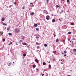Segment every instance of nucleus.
<instances>
[{
    "instance_id": "48",
    "label": "nucleus",
    "mask_w": 76,
    "mask_h": 76,
    "mask_svg": "<svg viewBox=\"0 0 76 76\" xmlns=\"http://www.w3.org/2000/svg\"><path fill=\"white\" fill-rule=\"evenodd\" d=\"M64 57H66V55H64Z\"/></svg>"
},
{
    "instance_id": "13",
    "label": "nucleus",
    "mask_w": 76,
    "mask_h": 76,
    "mask_svg": "<svg viewBox=\"0 0 76 76\" xmlns=\"http://www.w3.org/2000/svg\"><path fill=\"white\" fill-rule=\"evenodd\" d=\"M64 54H66V53H67V51H66V50H65L64 51Z\"/></svg>"
},
{
    "instance_id": "8",
    "label": "nucleus",
    "mask_w": 76,
    "mask_h": 76,
    "mask_svg": "<svg viewBox=\"0 0 76 76\" xmlns=\"http://www.w3.org/2000/svg\"><path fill=\"white\" fill-rule=\"evenodd\" d=\"M49 69H51V65L49 64Z\"/></svg>"
},
{
    "instance_id": "50",
    "label": "nucleus",
    "mask_w": 76,
    "mask_h": 76,
    "mask_svg": "<svg viewBox=\"0 0 76 76\" xmlns=\"http://www.w3.org/2000/svg\"><path fill=\"white\" fill-rule=\"evenodd\" d=\"M68 41H70V39H68Z\"/></svg>"
},
{
    "instance_id": "54",
    "label": "nucleus",
    "mask_w": 76,
    "mask_h": 76,
    "mask_svg": "<svg viewBox=\"0 0 76 76\" xmlns=\"http://www.w3.org/2000/svg\"><path fill=\"white\" fill-rule=\"evenodd\" d=\"M29 10H31V8H29Z\"/></svg>"
},
{
    "instance_id": "57",
    "label": "nucleus",
    "mask_w": 76,
    "mask_h": 76,
    "mask_svg": "<svg viewBox=\"0 0 76 76\" xmlns=\"http://www.w3.org/2000/svg\"><path fill=\"white\" fill-rule=\"evenodd\" d=\"M63 61H64V59Z\"/></svg>"
},
{
    "instance_id": "15",
    "label": "nucleus",
    "mask_w": 76,
    "mask_h": 76,
    "mask_svg": "<svg viewBox=\"0 0 76 76\" xmlns=\"http://www.w3.org/2000/svg\"><path fill=\"white\" fill-rule=\"evenodd\" d=\"M25 38V37L24 36H23L22 38V39H24Z\"/></svg>"
},
{
    "instance_id": "35",
    "label": "nucleus",
    "mask_w": 76,
    "mask_h": 76,
    "mask_svg": "<svg viewBox=\"0 0 76 76\" xmlns=\"http://www.w3.org/2000/svg\"><path fill=\"white\" fill-rule=\"evenodd\" d=\"M39 46H37V49H38L39 48Z\"/></svg>"
},
{
    "instance_id": "20",
    "label": "nucleus",
    "mask_w": 76,
    "mask_h": 76,
    "mask_svg": "<svg viewBox=\"0 0 76 76\" xmlns=\"http://www.w3.org/2000/svg\"><path fill=\"white\" fill-rule=\"evenodd\" d=\"M52 22H55V20L54 19H53L52 20Z\"/></svg>"
},
{
    "instance_id": "40",
    "label": "nucleus",
    "mask_w": 76,
    "mask_h": 76,
    "mask_svg": "<svg viewBox=\"0 0 76 76\" xmlns=\"http://www.w3.org/2000/svg\"><path fill=\"white\" fill-rule=\"evenodd\" d=\"M56 35L55 34V35H54V37H56Z\"/></svg>"
},
{
    "instance_id": "49",
    "label": "nucleus",
    "mask_w": 76,
    "mask_h": 76,
    "mask_svg": "<svg viewBox=\"0 0 76 76\" xmlns=\"http://www.w3.org/2000/svg\"><path fill=\"white\" fill-rule=\"evenodd\" d=\"M31 6H33V7L34 6V5L33 4H31Z\"/></svg>"
},
{
    "instance_id": "16",
    "label": "nucleus",
    "mask_w": 76,
    "mask_h": 76,
    "mask_svg": "<svg viewBox=\"0 0 76 76\" xmlns=\"http://www.w3.org/2000/svg\"><path fill=\"white\" fill-rule=\"evenodd\" d=\"M53 53H54V54H56L57 53V52L56 51H54L53 52Z\"/></svg>"
},
{
    "instance_id": "51",
    "label": "nucleus",
    "mask_w": 76,
    "mask_h": 76,
    "mask_svg": "<svg viewBox=\"0 0 76 76\" xmlns=\"http://www.w3.org/2000/svg\"><path fill=\"white\" fill-rule=\"evenodd\" d=\"M27 47H28V48H29V46H28Z\"/></svg>"
},
{
    "instance_id": "10",
    "label": "nucleus",
    "mask_w": 76,
    "mask_h": 76,
    "mask_svg": "<svg viewBox=\"0 0 76 76\" xmlns=\"http://www.w3.org/2000/svg\"><path fill=\"white\" fill-rule=\"evenodd\" d=\"M35 67H36V65L35 64L33 65V68H35Z\"/></svg>"
},
{
    "instance_id": "4",
    "label": "nucleus",
    "mask_w": 76,
    "mask_h": 76,
    "mask_svg": "<svg viewBox=\"0 0 76 76\" xmlns=\"http://www.w3.org/2000/svg\"><path fill=\"white\" fill-rule=\"evenodd\" d=\"M44 12L45 13H46V14H48V12H47V11L44 10Z\"/></svg>"
},
{
    "instance_id": "58",
    "label": "nucleus",
    "mask_w": 76,
    "mask_h": 76,
    "mask_svg": "<svg viewBox=\"0 0 76 76\" xmlns=\"http://www.w3.org/2000/svg\"><path fill=\"white\" fill-rule=\"evenodd\" d=\"M62 1H64V0H62Z\"/></svg>"
},
{
    "instance_id": "43",
    "label": "nucleus",
    "mask_w": 76,
    "mask_h": 76,
    "mask_svg": "<svg viewBox=\"0 0 76 76\" xmlns=\"http://www.w3.org/2000/svg\"><path fill=\"white\" fill-rule=\"evenodd\" d=\"M59 20H60H60H61V19H60V18H59Z\"/></svg>"
},
{
    "instance_id": "12",
    "label": "nucleus",
    "mask_w": 76,
    "mask_h": 76,
    "mask_svg": "<svg viewBox=\"0 0 76 76\" xmlns=\"http://www.w3.org/2000/svg\"><path fill=\"white\" fill-rule=\"evenodd\" d=\"M73 52H76V49H74L73 50Z\"/></svg>"
},
{
    "instance_id": "53",
    "label": "nucleus",
    "mask_w": 76,
    "mask_h": 76,
    "mask_svg": "<svg viewBox=\"0 0 76 76\" xmlns=\"http://www.w3.org/2000/svg\"><path fill=\"white\" fill-rule=\"evenodd\" d=\"M62 60H63V59H61V61H62Z\"/></svg>"
},
{
    "instance_id": "14",
    "label": "nucleus",
    "mask_w": 76,
    "mask_h": 76,
    "mask_svg": "<svg viewBox=\"0 0 76 76\" xmlns=\"http://www.w3.org/2000/svg\"><path fill=\"white\" fill-rule=\"evenodd\" d=\"M22 40H20L19 41V42L20 44H21V43H22Z\"/></svg>"
},
{
    "instance_id": "3",
    "label": "nucleus",
    "mask_w": 76,
    "mask_h": 76,
    "mask_svg": "<svg viewBox=\"0 0 76 76\" xmlns=\"http://www.w3.org/2000/svg\"><path fill=\"white\" fill-rule=\"evenodd\" d=\"M35 15V13L34 12H31L30 13V15L31 16H32V15Z\"/></svg>"
},
{
    "instance_id": "42",
    "label": "nucleus",
    "mask_w": 76,
    "mask_h": 76,
    "mask_svg": "<svg viewBox=\"0 0 76 76\" xmlns=\"http://www.w3.org/2000/svg\"><path fill=\"white\" fill-rule=\"evenodd\" d=\"M22 9H25V7H23Z\"/></svg>"
},
{
    "instance_id": "2",
    "label": "nucleus",
    "mask_w": 76,
    "mask_h": 76,
    "mask_svg": "<svg viewBox=\"0 0 76 76\" xmlns=\"http://www.w3.org/2000/svg\"><path fill=\"white\" fill-rule=\"evenodd\" d=\"M19 30L18 29H15V33H18V32H19Z\"/></svg>"
},
{
    "instance_id": "22",
    "label": "nucleus",
    "mask_w": 76,
    "mask_h": 76,
    "mask_svg": "<svg viewBox=\"0 0 76 76\" xmlns=\"http://www.w3.org/2000/svg\"><path fill=\"white\" fill-rule=\"evenodd\" d=\"M45 47H47V44H45L44 45Z\"/></svg>"
},
{
    "instance_id": "62",
    "label": "nucleus",
    "mask_w": 76,
    "mask_h": 76,
    "mask_svg": "<svg viewBox=\"0 0 76 76\" xmlns=\"http://www.w3.org/2000/svg\"><path fill=\"white\" fill-rule=\"evenodd\" d=\"M72 44H73V43H72Z\"/></svg>"
},
{
    "instance_id": "7",
    "label": "nucleus",
    "mask_w": 76,
    "mask_h": 76,
    "mask_svg": "<svg viewBox=\"0 0 76 76\" xmlns=\"http://www.w3.org/2000/svg\"><path fill=\"white\" fill-rule=\"evenodd\" d=\"M56 42H58L59 41V40L58 39H57L56 40Z\"/></svg>"
},
{
    "instance_id": "6",
    "label": "nucleus",
    "mask_w": 76,
    "mask_h": 76,
    "mask_svg": "<svg viewBox=\"0 0 76 76\" xmlns=\"http://www.w3.org/2000/svg\"><path fill=\"white\" fill-rule=\"evenodd\" d=\"M34 26L35 27H37V26H38V25L37 24H34Z\"/></svg>"
},
{
    "instance_id": "52",
    "label": "nucleus",
    "mask_w": 76,
    "mask_h": 76,
    "mask_svg": "<svg viewBox=\"0 0 76 76\" xmlns=\"http://www.w3.org/2000/svg\"><path fill=\"white\" fill-rule=\"evenodd\" d=\"M44 32H43V33H42V34H43V35H44Z\"/></svg>"
},
{
    "instance_id": "25",
    "label": "nucleus",
    "mask_w": 76,
    "mask_h": 76,
    "mask_svg": "<svg viewBox=\"0 0 76 76\" xmlns=\"http://www.w3.org/2000/svg\"><path fill=\"white\" fill-rule=\"evenodd\" d=\"M36 31H39V28H36Z\"/></svg>"
},
{
    "instance_id": "31",
    "label": "nucleus",
    "mask_w": 76,
    "mask_h": 76,
    "mask_svg": "<svg viewBox=\"0 0 76 76\" xmlns=\"http://www.w3.org/2000/svg\"><path fill=\"white\" fill-rule=\"evenodd\" d=\"M70 1L69 0H67V3H69V2Z\"/></svg>"
},
{
    "instance_id": "37",
    "label": "nucleus",
    "mask_w": 76,
    "mask_h": 76,
    "mask_svg": "<svg viewBox=\"0 0 76 76\" xmlns=\"http://www.w3.org/2000/svg\"><path fill=\"white\" fill-rule=\"evenodd\" d=\"M56 7H57V8L59 7V6H58V5H56Z\"/></svg>"
},
{
    "instance_id": "63",
    "label": "nucleus",
    "mask_w": 76,
    "mask_h": 76,
    "mask_svg": "<svg viewBox=\"0 0 76 76\" xmlns=\"http://www.w3.org/2000/svg\"><path fill=\"white\" fill-rule=\"evenodd\" d=\"M37 72H38V71H37Z\"/></svg>"
},
{
    "instance_id": "26",
    "label": "nucleus",
    "mask_w": 76,
    "mask_h": 76,
    "mask_svg": "<svg viewBox=\"0 0 76 76\" xmlns=\"http://www.w3.org/2000/svg\"><path fill=\"white\" fill-rule=\"evenodd\" d=\"M23 45H26V43H23Z\"/></svg>"
},
{
    "instance_id": "24",
    "label": "nucleus",
    "mask_w": 76,
    "mask_h": 76,
    "mask_svg": "<svg viewBox=\"0 0 76 76\" xmlns=\"http://www.w3.org/2000/svg\"><path fill=\"white\" fill-rule=\"evenodd\" d=\"M26 54L25 53H24L23 54V56L24 57H25V56H26Z\"/></svg>"
},
{
    "instance_id": "61",
    "label": "nucleus",
    "mask_w": 76,
    "mask_h": 76,
    "mask_svg": "<svg viewBox=\"0 0 76 76\" xmlns=\"http://www.w3.org/2000/svg\"><path fill=\"white\" fill-rule=\"evenodd\" d=\"M9 23H10V21H9Z\"/></svg>"
},
{
    "instance_id": "56",
    "label": "nucleus",
    "mask_w": 76,
    "mask_h": 76,
    "mask_svg": "<svg viewBox=\"0 0 76 76\" xmlns=\"http://www.w3.org/2000/svg\"><path fill=\"white\" fill-rule=\"evenodd\" d=\"M68 76H71L70 75H69Z\"/></svg>"
},
{
    "instance_id": "41",
    "label": "nucleus",
    "mask_w": 76,
    "mask_h": 76,
    "mask_svg": "<svg viewBox=\"0 0 76 76\" xmlns=\"http://www.w3.org/2000/svg\"><path fill=\"white\" fill-rule=\"evenodd\" d=\"M42 76H44V74H43L42 75Z\"/></svg>"
},
{
    "instance_id": "29",
    "label": "nucleus",
    "mask_w": 76,
    "mask_h": 76,
    "mask_svg": "<svg viewBox=\"0 0 76 76\" xmlns=\"http://www.w3.org/2000/svg\"><path fill=\"white\" fill-rule=\"evenodd\" d=\"M65 40H64L62 42H64H64H65Z\"/></svg>"
},
{
    "instance_id": "33",
    "label": "nucleus",
    "mask_w": 76,
    "mask_h": 76,
    "mask_svg": "<svg viewBox=\"0 0 76 76\" xmlns=\"http://www.w3.org/2000/svg\"><path fill=\"white\" fill-rule=\"evenodd\" d=\"M8 66H10V63H8Z\"/></svg>"
},
{
    "instance_id": "23",
    "label": "nucleus",
    "mask_w": 76,
    "mask_h": 76,
    "mask_svg": "<svg viewBox=\"0 0 76 76\" xmlns=\"http://www.w3.org/2000/svg\"><path fill=\"white\" fill-rule=\"evenodd\" d=\"M47 1V4L48 3V1H50V0H46Z\"/></svg>"
},
{
    "instance_id": "5",
    "label": "nucleus",
    "mask_w": 76,
    "mask_h": 76,
    "mask_svg": "<svg viewBox=\"0 0 76 76\" xmlns=\"http://www.w3.org/2000/svg\"><path fill=\"white\" fill-rule=\"evenodd\" d=\"M35 61L37 63H38V60L36 59L35 60Z\"/></svg>"
},
{
    "instance_id": "19",
    "label": "nucleus",
    "mask_w": 76,
    "mask_h": 76,
    "mask_svg": "<svg viewBox=\"0 0 76 76\" xmlns=\"http://www.w3.org/2000/svg\"><path fill=\"white\" fill-rule=\"evenodd\" d=\"M39 37H38V36H36V39H38V38H39Z\"/></svg>"
},
{
    "instance_id": "18",
    "label": "nucleus",
    "mask_w": 76,
    "mask_h": 76,
    "mask_svg": "<svg viewBox=\"0 0 76 76\" xmlns=\"http://www.w3.org/2000/svg\"><path fill=\"white\" fill-rule=\"evenodd\" d=\"M8 35H12V33H10L8 34Z\"/></svg>"
},
{
    "instance_id": "36",
    "label": "nucleus",
    "mask_w": 76,
    "mask_h": 76,
    "mask_svg": "<svg viewBox=\"0 0 76 76\" xmlns=\"http://www.w3.org/2000/svg\"><path fill=\"white\" fill-rule=\"evenodd\" d=\"M36 70H37V71H39V70H38V68H36Z\"/></svg>"
},
{
    "instance_id": "11",
    "label": "nucleus",
    "mask_w": 76,
    "mask_h": 76,
    "mask_svg": "<svg viewBox=\"0 0 76 76\" xmlns=\"http://www.w3.org/2000/svg\"><path fill=\"white\" fill-rule=\"evenodd\" d=\"M3 25L4 26H7V24H5L4 23H3Z\"/></svg>"
},
{
    "instance_id": "17",
    "label": "nucleus",
    "mask_w": 76,
    "mask_h": 76,
    "mask_svg": "<svg viewBox=\"0 0 76 76\" xmlns=\"http://www.w3.org/2000/svg\"><path fill=\"white\" fill-rule=\"evenodd\" d=\"M5 40H6L5 39H2V41H3V42H4V41H5Z\"/></svg>"
},
{
    "instance_id": "59",
    "label": "nucleus",
    "mask_w": 76,
    "mask_h": 76,
    "mask_svg": "<svg viewBox=\"0 0 76 76\" xmlns=\"http://www.w3.org/2000/svg\"><path fill=\"white\" fill-rule=\"evenodd\" d=\"M48 63H50V61H49Z\"/></svg>"
},
{
    "instance_id": "30",
    "label": "nucleus",
    "mask_w": 76,
    "mask_h": 76,
    "mask_svg": "<svg viewBox=\"0 0 76 76\" xmlns=\"http://www.w3.org/2000/svg\"><path fill=\"white\" fill-rule=\"evenodd\" d=\"M10 44H12V42H11L9 44H8L9 45H10Z\"/></svg>"
},
{
    "instance_id": "39",
    "label": "nucleus",
    "mask_w": 76,
    "mask_h": 76,
    "mask_svg": "<svg viewBox=\"0 0 76 76\" xmlns=\"http://www.w3.org/2000/svg\"><path fill=\"white\" fill-rule=\"evenodd\" d=\"M64 12V11H63V10H62L61 11V12H62V13H63V12Z\"/></svg>"
},
{
    "instance_id": "60",
    "label": "nucleus",
    "mask_w": 76,
    "mask_h": 76,
    "mask_svg": "<svg viewBox=\"0 0 76 76\" xmlns=\"http://www.w3.org/2000/svg\"><path fill=\"white\" fill-rule=\"evenodd\" d=\"M15 63L14 62H13V63Z\"/></svg>"
},
{
    "instance_id": "9",
    "label": "nucleus",
    "mask_w": 76,
    "mask_h": 76,
    "mask_svg": "<svg viewBox=\"0 0 76 76\" xmlns=\"http://www.w3.org/2000/svg\"><path fill=\"white\" fill-rule=\"evenodd\" d=\"M4 20H5V19H4V18H2V21H4Z\"/></svg>"
},
{
    "instance_id": "1",
    "label": "nucleus",
    "mask_w": 76,
    "mask_h": 76,
    "mask_svg": "<svg viewBox=\"0 0 76 76\" xmlns=\"http://www.w3.org/2000/svg\"><path fill=\"white\" fill-rule=\"evenodd\" d=\"M50 18V16L49 15H47L46 16V19L47 20H49L50 19V18Z\"/></svg>"
},
{
    "instance_id": "47",
    "label": "nucleus",
    "mask_w": 76,
    "mask_h": 76,
    "mask_svg": "<svg viewBox=\"0 0 76 76\" xmlns=\"http://www.w3.org/2000/svg\"><path fill=\"white\" fill-rule=\"evenodd\" d=\"M36 44L37 45L38 44V42H37L36 43Z\"/></svg>"
},
{
    "instance_id": "34",
    "label": "nucleus",
    "mask_w": 76,
    "mask_h": 76,
    "mask_svg": "<svg viewBox=\"0 0 76 76\" xmlns=\"http://www.w3.org/2000/svg\"><path fill=\"white\" fill-rule=\"evenodd\" d=\"M14 4H15V5H16V2H14Z\"/></svg>"
},
{
    "instance_id": "32",
    "label": "nucleus",
    "mask_w": 76,
    "mask_h": 76,
    "mask_svg": "<svg viewBox=\"0 0 76 76\" xmlns=\"http://www.w3.org/2000/svg\"><path fill=\"white\" fill-rule=\"evenodd\" d=\"M71 25H74V23H71Z\"/></svg>"
},
{
    "instance_id": "28",
    "label": "nucleus",
    "mask_w": 76,
    "mask_h": 76,
    "mask_svg": "<svg viewBox=\"0 0 76 76\" xmlns=\"http://www.w3.org/2000/svg\"><path fill=\"white\" fill-rule=\"evenodd\" d=\"M68 34H71V32L69 31L68 33Z\"/></svg>"
},
{
    "instance_id": "44",
    "label": "nucleus",
    "mask_w": 76,
    "mask_h": 76,
    "mask_svg": "<svg viewBox=\"0 0 76 76\" xmlns=\"http://www.w3.org/2000/svg\"><path fill=\"white\" fill-rule=\"evenodd\" d=\"M53 61H55V59H53Z\"/></svg>"
},
{
    "instance_id": "27",
    "label": "nucleus",
    "mask_w": 76,
    "mask_h": 76,
    "mask_svg": "<svg viewBox=\"0 0 76 76\" xmlns=\"http://www.w3.org/2000/svg\"><path fill=\"white\" fill-rule=\"evenodd\" d=\"M7 31H9V30L10 29V28H7Z\"/></svg>"
},
{
    "instance_id": "21",
    "label": "nucleus",
    "mask_w": 76,
    "mask_h": 76,
    "mask_svg": "<svg viewBox=\"0 0 76 76\" xmlns=\"http://www.w3.org/2000/svg\"><path fill=\"white\" fill-rule=\"evenodd\" d=\"M43 65H45V64H46V63H45V62H43Z\"/></svg>"
},
{
    "instance_id": "38",
    "label": "nucleus",
    "mask_w": 76,
    "mask_h": 76,
    "mask_svg": "<svg viewBox=\"0 0 76 76\" xmlns=\"http://www.w3.org/2000/svg\"><path fill=\"white\" fill-rule=\"evenodd\" d=\"M16 45H18V42H16Z\"/></svg>"
},
{
    "instance_id": "46",
    "label": "nucleus",
    "mask_w": 76,
    "mask_h": 76,
    "mask_svg": "<svg viewBox=\"0 0 76 76\" xmlns=\"http://www.w3.org/2000/svg\"><path fill=\"white\" fill-rule=\"evenodd\" d=\"M61 64H63V62H61Z\"/></svg>"
},
{
    "instance_id": "55",
    "label": "nucleus",
    "mask_w": 76,
    "mask_h": 76,
    "mask_svg": "<svg viewBox=\"0 0 76 76\" xmlns=\"http://www.w3.org/2000/svg\"><path fill=\"white\" fill-rule=\"evenodd\" d=\"M62 54H64V53H62Z\"/></svg>"
},
{
    "instance_id": "45",
    "label": "nucleus",
    "mask_w": 76,
    "mask_h": 76,
    "mask_svg": "<svg viewBox=\"0 0 76 76\" xmlns=\"http://www.w3.org/2000/svg\"><path fill=\"white\" fill-rule=\"evenodd\" d=\"M32 4V3H30V4Z\"/></svg>"
}]
</instances>
